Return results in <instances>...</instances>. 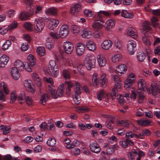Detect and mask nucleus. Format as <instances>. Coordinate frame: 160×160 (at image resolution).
Returning a JSON list of instances; mask_svg holds the SVG:
<instances>
[{
    "label": "nucleus",
    "mask_w": 160,
    "mask_h": 160,
    "mask_svg": "<svg viewBox=\"0 0 160 160\" xmlns=\"http://www.w3.org/2000/svg\"><path fill=\"white\" fill-rule=\"evenodd\" d=\"M96 62L95 58L90 55H87L85 58L84 64L87 69L90 70L94 68Z\"/></svg>",
    "instance_id": "1"
},
{
    "label": "nucleus",
    "mask_w": 160,
    "mask_h": 160,
    "mask_svg": "<svg viewBox=\"0 0 160 160\" xmlns=\"http://www.w3.org/2000/svg\"><path fill=\"white\" fill-rule=\"evenodd\" d=\"M33 25L34 29L37 32H41L45 27L44 22L41 18H36L34 20Z\"/></svg>",
    "instance_id": "2"
},
{
    "label": "nucleus",
    "mask_w": 160,
    "mask_h": 160,
    "mask_svg": "<svg viewBox=\"0 0 160 160\" xmlns=\"http://www.w3.org/2000/svg\"><path fill=\"white\" fill-rule=\"evenodd\" d=\"M127 46L128 54L130 55L134 54L136 50V42L132 40H129L128 42Z\"/></svg>",
    "instance_id": "3"
},
{
    "label": "nucleus",
    "mask_w": 160,
    "mask_h": 160,
    "mask_svg": "<svg viewBox=\"0 0 160 160\" xmlns=\"http://www.w3.org/2000/svg\"><path fill=\"white\" fill-rule=\"evenodd\" d=\"M59 35L62 38H66L68 34L69 27L66 24L62 25L59 30Z\"/></svg>",
    "instance_id": "4"
},
{
    "label": "nucleus",
    "mask_w": 160,
    "mask_h": 160,
    "mask_svg": "<svg viewBox=\"0 0 160 160\" xmlns=\"http://www.w3.org/2000/svg\"><path fill=\"white\" fill-rule=\"evenodd\" d=\"M73 48V45L71 42L68 41L63 42V48L66 53L71 54L72 52Z\"/></svg>",
    "instance_id": "5"
},
{
    "label": "nucleus",
    "mask_w": 160,
    "mask_h": 160,
    "mask_svg": "<svg viewBox=\"0 0 160 160\" xmlns=\"http://www.w3.org/2000/svg\"><path fill=\"white\" fill-rule=\"evenodd\" d=\"M127 69V66L125 64H122L117 66L115 71L118 75L121 76L126 72Z\"/></svg>",
    "instance_id": "6"
},
{
    "label": "nucleus",
    "mask_w": 160,
    "mask_h": 160,
    "mask_svg": "<svg viewBox=\"0 0 160 160\" xmlns=\"http://www.w3.org/2000/svg\"><path fill=\"white\" fill-rule=\"evenodd\" d=\"M75 48L77 55L78 56H81L85 52V47L82 43L79 42L77 44Z\"/></svg>",
    "instance_id": "7"
},
{
    "label": "nucleus",
    "mask_w": 160,
    "mask_h": 160,
    "mask_svg": "<svg viewBox=\"0 0 160 160\" xmlns=\"http://www.w3.org/2000/svg\"><path fill=\"white\" fill-rule=\"evenodd\" d=\"M112 44L113 42L111 40L106 39L101 43V47L103 49L108 50L112 48Z\"/></svg>",
    "instance_id": "8"
},
{
    "label": "nucleus",
    "mask_w": 160,
    "mask_h": 160,
    "mask_svg": "<svg viewBox=\"0 0 160 160\" xmlns=\"http://www.w3.org/2000/svg\"><path fill=\"white\" fill-rule=\"evenodd\" d=\"M127 34L134 39H136L138 37V34L137 30L133 27H129L127 30Z\"/></svg>",
    "instance_id": "9"
},
{
    "label": "nucleus",
    "mask_w": 160,
    "mask_h": 160,
    "mask_svg": "<svg viewBox=\"0 0 160 160\" xmlns=\"http://www.w3.org/2000/svg\"><path fill=\"white\" fill-rule=\"evenodd\" d=\"M32 82L31 80H26L24 82V87L32 94L34 93L35 91L34 88L32 87Z\"/></svg>",
    "instance_id": "10"
},
{
    "label": "nucleus",
    "mask_w": 160,
    "mask_h": 160,
    "mask_svg": "<svg viewBox=\"0 0 160 160\" xmlns=\"http://www.w3.org/2000/svg\"><path fill=\"white\" fill-rule=\"evenodd\" d=\"M28 65L26 62L23 63L20 60H18L15 62L14 65L15 68H17L20 71H22L24 70V67Z\"/></svg>",
    "instance_id": "11"
},
{
    "label": "nucleus",
    "mask_w": 160,
    "mask_h": 160,
    "mask_svg": "<svg viewBox=\"0 0 160 160\" xmlns=\"http://www.w3.org/2000/svg\"><path fill=\"white\" fill-rule=\"evenodd\" d=\"M59 23V22L58 20L56 19H51L48 23V28L50 30H53L56 28Z\"/></svg>",
    "instance_id": "12"
},
{
    "label": "nucleus",
    "mask_w": 160,
    "mask_h": 160,
    "mask_svg": "<svg viewBox=\"0 0 160 160\" xmlns=\"http://www.w3.org/2000/svg\"><path fill=\"white\" fill-rule=\"evenodd\" d=\"M115 20L113 19H110L107 20L105 22V29L109 31L110 29L115 27Z\"/></svg>",
    "instance_id": "13"
},
{
    "label": "nucleus",
    "mask_w": 160,
    "mask_h": 160,
    "mask_svg": "<svg viewBox=\"0 0 160 160\" xmlns=\"http://www.w3.org/2000/svg\"><path fill=\"white\" fill-rule=\"evenodd\" d=\"M97 59L99 66L101 67L105 66L106 64V59L105 56L102 54L98 55Z\"/></svg>",
    "instance_id": "14"
},
{
    "label": "nucleus",
    "mask_w": 160,
    "mask_h": 160,
    "mask_svg": "<svg viewBox=\"0 0 160 160\" xmlns=\"http://www.w3.org/2000/svg\"><path fill=\"white\" fill-rule=\"evenodd\" d=\"M100 82L101 86L103 88L106 87L108 83V80L105 73H102L101 74L100 78Z\"/></svg>",
    "instance_id": "15"
},
{
    "label": "nucleus",
    "mask_w": 160,
    "mask_h": 160,
    "mask_svg": "<svg viewBox=\"0 0 160 160\" xmlns=\"http://www.w3.org/2000/svg\"><path fill=\"white\" fill-rule=\"evenodd\" d=\"M150 26V23L149 22L146 21L143 22L142 25V28L141 30V33L145 35L146 32L150 30L151 29V27Z\"/></svg>",
    "instance_id": "16"
},
{
    "label": "nucleus",
    "mask_w": 160,
    "mask_h": 160,
    "mask_svg": "<svg viewBox=\"0 0 160 160\" xmlns=\"http://www.w3.org/2000/svg\"><path fill=\"white\" fill-rule=\"evenodd\" d=\"M9 57L6 55H3L0 58V67L4 68L9 61Z\"/></svg>",
    "instance_id": "17"
},
{
    "label": "nucleus",
    "mask_w": 160,
    "mask_h": 160,
    "mask_svg": "<svg viewBox=\"0 0 160 160\" xmlns=\"http://www.w3.org/2000/svg\"><path fill=\"white\" fill-rule=\"evenodd\" d=\"M91 151L94 153H98L101 150V148L97 143L92 142L89 145Z\"/></svg>",
    "instance_id": "18"
},
{
    "label": "nucleus",
    "mask_w": 160,
    "mask_h": 160,
    "mask_svg": "<svg viewBox=\"0 0 160 160\" xmlns=\"http://www.w3.org/2000/svg\"><path fill=\"white\" fill-rule=\"evenodd\" d=\"M11 75L15 80H18L20 77L18 69L15 68H12L11 70Z\"/></svg>",
    "instance_id": "19"
},
{
    "label": "nucleus",
    "mask_w": 160,
    "mask_h": 160,
    "mask_svg": "<svg viewBox=\"0 0 160 160\" xmlns=\"http://www.w3.org/2000/svg\"><path fill=\"white\" fill-rule=\"evenodd\" d=\"M82 37L85 38H90L92 36V32L87 28L84 29L82 32Z\"/></svg>",
    "instance_id": "20"
},
{
    "label": "nucleus",
    "mask_w": 160,
    "mask_h": 160,
    "mask_svg": "<svg viewBox=\"0 0 160 160\" xmlns=\"http://www.w3.org/2000/svg\"><path fill=\"white\" fill-rule=\"evenodd\" d=\"M87 48L91 51H94L96 50V46L95 43L92 41L88 40L85 44Z\"/></svg>",
    "instance_id": "21"
},
{
    "label": "nucleus",
    "mask_w": 160,
    "mask_h": 160,
    "mask_svg": "<svg viewBox=\"0 0 160 160\" xmlns=\"http://www.w3.org/2000/svg\"><path fill=\"white\" fill-rule=\"evenodd\" d=\"M137 92L138 94V102L140 103H142L144 100L146 99V97L144 95L143 92L141 91L140 90H138Z\"/></svg>",
    "instance_id": "22"
},
{
    "label": "nucleus",
    "mask_w": 160,
    "mask_h": 160,
    "mask_svg": "<svg viewBox=\"0 0 160 160\" xmlns=\"http://www.w3.org/2000/svg\"><path fill=\"white\" fill-rule=\"evenodd\" d=\"M81 6L78 3L75 4L70 9V13L72 15H74L77 12H78L81 9Z\"/></svg>",
    "instance_id": "23"
},
{
    "label": "nucleus",
    "mask_w": 160,
    "mask_h": 160,
    "mask_svg": "<svg viewBox=\"0 0 160 160\" xmlns=\"http://www.w3.org/2000/svg\"><path fill=\"white\" fill-rule=\"evenodd\" d=\"M121 16L124 18L131 19L133 18V14L130 12H128L125 10H122L121 12Z\"/></svg>",
    "instance_id": "24"
},
{
    "label": "nucleus",
    "mask_w": 160,
    "mask_h": 160,
    "mask_svg": "<svg viewBox=\"0 0 160 160\" xmlns=\"http://www.w3.org/2000/svg\"><path fill=\"white\" fill-rule=\"evenodd\" d=\"M58 10L54 7H51L48 8L45 11V13L47 15H52L55 17L57 16Z\"/></svg>",
    "instance_id": "25"
},
{
    "label": "nucleus",
    "mask_w": 160,
    "mask_h": 160,
    "mask_svg": "<svg viewBox=\"0 0 160 160\" xmlns=\"http://www.w3.org/2000/svg\"><path fill=\"white\" fill-rule=\"evenodd\" d=\"M32 77L36 85L38 87H40L42 82L38 75L35 73H33L32 75Z\"/></svg>",
    "instance_id": "26"
},
{
    "label": "nucleus",
    "mask_w": 160,
    "mask_h": 160,
    "mask_svg": "<svg viewBox=\"0 0 160 160\" xmlns=\"http://www.w3.org/2000/svg\"><path fill=\"white\" fill-rule=\"evenodd\" d=\"M138 90H143L146 87V83L145 80L143 79H140L138 82Z\"/></svg>",
    "instance_id": "27"
},
{
    "label": "nucleus",
    "mask_w": 160,
    "mask_h": 160,
    "mask_svg": "<svg viewBox=\"0 0 160 160\" xmlns=\"http://www.w3.org/2000/svg\"><path fill=\"white\" fill-rule=\"evenodd\" d=\"M122 56L120 54H116L112 56L111 58L112 61L113 62L118 63L122 59Z\"/></svg>",
    "instance_id": "28"
},
{
    "label": "nucleus",
    "mask_w": 160,
    "mask_h": 160,
    "mask_svg": "<svg viewBox=\"0 0 160 160\" xmlns=\"http://www.w3.org/2000/svg\"><path fill=\"white\" fill-rule=\"evenodd\" d=\"M49 90L51 94L52 97L54 99L58 98V93L55 88L53 86H49Z\"/></svg>",
    "instance_id": "29"
},
{
    "label": "nucleus",
    "mask_w": 160,
    "mask_h": 160,
    "mask_svg": "<svg viewBox=\"0 0 160 160\" xmlns=\"http://www.w3.org/2000/svg\"><path fill=\"white\" fill-rule=\"evenodd\" d=\"M138 123L142 126H147L149 125L151 121L148 119H141L137 121Z\"/></svg>",
    "instance_id": "30"
},
{
    "label": "nucleus",
    "mask_w": 160,
    "mask_h": 160,
    "mask_svg": "<svg viewBox=\"0 0 160 160\" xmlns=\"http://www.w3.org/2000/svg\"><path fill=\"white\" fill-rule=\"evenodd\" d=\"M64 84L61 83L59 86L57 91L58 98L62 97L64 94Z\"/></svg>",
    "instance_id": "31"
},
{
    "label": "nucleus",
    "mask_w": 160,
    "mask_h": 160,
    "mask_svg": "<svg viewBox=\"0 0 160 160\" xmlns=\"http://www.w3.org/2000/svg\"><path fill=\"white\" fill-rule=\"evenodd\" d=\"M30 17L28 13L26 12L23 11L21 12L19 15V19L21 20H26Z\"/></svg>",
    "instance_id": "32"
},
{
    "label": "nucleus",
    "mask_w": 160,
    "mask_h": 160,
    "mask_svg": "<svg viewBox=\"0 0 160 160\" xmlns=\"http://www.w3.org/2000/svg\"><path fill=\"white\" fill-rule=\"evenodd\" d=\"M81 87L78 82H75L74 91L75 93L77 95L80 94L81 93Z\"/></svg>",
    "instance_id": "33"
},
{
    "label": "nucleus",
    "mask_w": 160,
    "mask_h": 160,
    "mask_svg": "<svg viewBox=\"0 0 160 160\" xmlns=\"http://www.w3.org/2000/svg\"><path fill=\"white\" fill-rule=\"evenodd\" d=\"M93 36L95 38L100 39L103 36L102 32L99 30H96L93 32Z\"/></svg>",
    "instance_id": "34"
},
{
    "label": "nucleus",
    "mask_w": 160,
    "mask_h": 160,
    "mask_svg": "<svg viewBox=\"0 0 160 160\" xmlns=\"http://www.w3.org/2000/svg\"><path fill=\"white\" fill-rule=\"evenodd\" d=\"M27 59L28 61V62L27 63H28L30 66H33L35 65L36 63L35 58L32 55H29Z\"/></svg>",
    "instance_id": "35"
},
{
    "label": "nucleus",
    "mask_w": 160,
    "mask_h": 160,
    "mask_svg": "<svg viewBox=\"0 0 160 160\" xmlns=\"http://www.w3.org/2000/svg\"><path fill=\"white\" fill-rule=\"evenodd\" d=\"M92 80L93 82V85L94 87L98 86V74L94 73L92 77Z\"/></svg>",
    "instance_id": "36"
},
{
    "label": "nucleus",
    "mask_w": 160,
    "mask_h": 160,
    "mask_svg": "<svg viewBox=\"0 0 160 160\" xmlns=\"http://www.w3.org/2000/svg\"><path fill=\"white\" fill-rule=\"evenodd\" d=\"M114 152V150L113 148L108 147L105 151H103L102 153L104 155H109L112 154Z\"/></svg>",
    "instance_id": "37"
},
{
    "label": "nucleus",
    "mask_w": 160,
    "mask_h": 160,
    "mask_svg": "<svg viewBox=\"0 0 160 160\" xmlns=\"http://www.w3.org/2000/svg\"><path fill=\"white\" fill-rule=\"evenodd\" d=\"M0 87L1 89L4 91L5 94L6 95L9 93V90L8 88L7 85L3 82H2L0 83Z\"/></svg>",
    "instance_id": "38"
},
{
    "label": "nucleus",
    "mask_w": 160,
    "mask_h": 160,
    "mask_svg": "<svg viewBox=\"0 0 160 160\" xmlns=\"http://www.w3.org/2000/svg\"><path fill=\"white\" fill-rule=\"evenodd\" d=\"M92 27L94 29H100L103 28V25L100 22L96 21L92 24Z\"/></svg>",
    "instance_id": "39"
},
{
    "label": "nucleus",
    "mask_w": 160,
    "mask_h": 160,
    "mask_svg": "<svg viewBox=\"0 0 160 160\" xmlns=\"http://www.w3.org/2000/svg\"><path fill=\"white\" fill-rule=\"evenodd\" d=\"M11 44L12 42L10 40H7L2 45V49L5 51L6 49H8L9 47H11Z\"/></svg>",
    "instance_id": "40"
},
{
    "label": "nucleus",
    "mask_w": 160,
    "mask_h": 160,
    "mask_svg": "<svg viewBox=\"0 0 160 160\" xmlns=\"http://www.w3.org/2000/svg\"><path fill=\"white\" fill-rule=\"evenodd\" d=\"M56 143V139L53 138H49L47 142V144L50 146L53 147H54Z\"/></svg>",
    "instance_id": "41"
},
{
    "label": "nucleus",
    "mask_w": 160,
    "mask_h": 160,
    "mask_svg": "<svg viewBox=\"0 0 160 160\" xmlns=\"http://www.w3.org/2000/svg\"><path fill=\"white\" fill-rule=\"evenodd\" d=\"M77 111L79 113L85 112L89 111V108L86 106H81L78 108Z\"/></svg>",
    "instance_id": "42"
},
{
    "label": "nucleus",
    "mask_w": 160,
    "mask_h": 160,
    "mask_svg": "<svg viewBox=\"0 0 160 160\" xmlns=\"http://www.w3.org/2000/svg\"><path fill=\"white\" fill-rule=\"evenodd\" d=\"M37 52L38 54L40 56H43L45 54V49L43 47H39L37 49Z\"/></svg>",
    "instance_id": "43"
},
{
    "label": "nucleus",
    "mask_w": 160,
    "mask_h": 160,
    "mask_svg": "<svg viewBox=\"0 0 160 160\" xmlns=\"http://www.w3.org/2000/svg\"><path fill=\"white\" fill-rule=\"evenodd\" d=\"M130 123L129 121L127 120H118V124L120 126L127 127Z\"/></svg>",
    "instance_id": "44"
},
{
    "label": "nucleus",
    "mask_w": 160,
    "mask_h": 160,
    "mask_svg": "<svg viewBox=\"0 0 160 160\" xmlns=\"http://www.w3.org/2000/svg\"><path fill=\"white\" fill-rule=\"evenodd\" d=\"M48 99V97L47 94H42L40 101V103L43 105H45Z\"/></svg>",
    "instance_id": "45"
},
{
    "label": "nucleus",
    "mask_w": 160,
    "mask_h": 160,
    "mask_svg": "<svg viewBox=\"0 0 160 160\" xmlns=\"http://www.w3.org/2000/svg\"><path fill=\"white\" fill-rule=\"evenodd\" d=\"M18 26V22L16 21H14L10 23L8 26L7 28L8 30L11 31L17 28Z\"/></svg>",
    "instance_id": "46"
},
{
    "label": "nucleus",
    "mask_w": 160,
    "mask_h": 160,
    "mask_svg": "<svg viewBox=\"0 0 160 160\" xmlns=\"http://www.w3.org/2000/svg\"><path fill=\"white\" fill-rule=\"evenodd\" d=\"M66 63L69 67L72 66L73 68H76V66L73 63V61L70 59L68 58H66L65 59Z\"/></svg>",
    "instance_id": "47"
},
{
    "label": "nucleus",
    "mask_w": 160,
    "mask_h": 160,
    "mask_svg": "<svg viewBox=\"0 0 160 160\" xmlns=\"http://www.w3.org/2000/svg\"><path fill=\"white\" fill-rule=\"evenodd\" d=\"M151 87V93L153 96H155L158 92V88L154 85H152Z\"/></svg>",
    "instance_id": "48"
},
{
    "label": "nucleus",
    "mask_w": 160,
    "mask_h": 160,
    "mask_svg": "<svg viewBox=\"0 0 160 160\" xmlns=\"http://www.w3.org/2000/svg\"><path fill=\"white\" fill-rule=\"evenodd\" d=\"M146 55L144 53H139L137 56V58L138 60L140 62H143L145 59Z\"/></svg>",
    "instance_id": "49"
},
{
    "label": "nucleus",
    "mask_w": 160,
    "mask_h": 160,
    "mask_svg": "<svg viewBox=\"0 0 160 160\" xmlns=\"http://www.w3.org/2000/svg\"><path fill=\"white\" fill-rule=\"evenodd\" d=\"M56 62L54 60H52L50 61L49 63V70H54L56 68Z\"/></svg>",
    "instance_id": "50"
},
{
    "label": "nucleus",
    "mask_w": 160,
    "mask_h": 160,
    "mask_svg": "<svg viewBox=\"0 0 160 160\" xmlns=\"http://www.w3.org/2000/svg\"><path fill=\"white\" fill-rule=\"evenodd\" d=\"M114 45L115 47L119 49H120L122 48V46L120 41L116 39L114 41Z\"/></svg>",
    "instance_id": "51"
},
{
    "label": "nucleus",
    "mask_w": 160,
    "mask_h": 160,
    "mask_svg": "<svg viewBox=\"0 0 160 160\" xmlns=\"http://www.w3.org/2000/svg\"><path fill=\"white\" fill-rule=\"evenodd\" d=\"M25 101L27 104L30 107L32 106L33 103V100L31 98L28 96H26Z\"/></svg>",
    "instance_id": "52"
},
{
    "label": "nucleus",
    "mask_w": 160,
    "mask_h": 160,
    "mask_svg": "<svg viewBox=\"0 0 160 160\" xmlns=\"http://www.w3.org/2000/svg\"><path fill=\"white\" fill-rule=\"evenodd\" d=\"M71 29L73 32L76 35L80 31L79 28L78 26L75 25L72 26Z\"/></svg>",
    "instance_id": "53"
},
{
    "label": "nucleus",
    "mask_w": 160,
    "mask_h": 160,
    "mask_svg": "<svg viewBox=\"0 0 160 160\" xmlns=\"http://www.w3.org/2000/svg\"><path fill=\"white\" fill-rule=\"evenodd\" d=\"M24 27L27 30L29 31H32V26L30 22H26L24 24Z\"/></svg>",
    "instance_id": "54"
},
{
    "label": "nucleus",
    "mask_w": 160,
    "mask_h": 160,
    "mask_svg": "<svg viewBox=\"0 0 160 160\" xmlns=\"http://www.w3.org/2000/svg\"><path fill=\"white\" fill-rule=\"evenodd\" d=\"M151 20L154 27H156L158 25L159 23L158 22V20L157 17H152L151 18Z\"/></svg>",
    "instance_id": "55"
},
{
    "label": "nucleus",
    "mask_w": 160,
    "mask_h": 160,
    "mask_svg": "<svg viewBox=\"0 0 160 160\" xmlns=\"http://www.w3.org/2000/svg\"><path fill=\"white\" fill-rule=\"evenodd\" d=\"M11 100L10 102L11 103L13 102L17 98V95L16 93V91H12L11 94Z\"/></svg>",
    "instance_id": "56"
},
{
    "label": "nucleus",
    "mask_w": 160,
    "mask_h": 160,
    "mask_svg": "<svg viewBox=\"0 0 160 160\" xmlns=\"http://www.w3.org/2000/svg\"><path fill=\"white\" fill-rule=\"evenodd\" d=\"M49 71L52 76L54 78L56 77L59 73V71L57 68V66H56V68L54 70H50Z\"/></svg>",
    "instance_id": "57"
},
{
    "label": "nucleus",
    "mask_w": 160,
    "mask_h": 160,
    "mask_svg": "<svg viewBox=\"0 0 160 160\" xmlns=\"http://www.w3.org/2000/svg\"><path fill=\"white\" fill-rule=\"evenodd\" d=\"M117 92L118 90L117 89L115 88H112L110 94L111 96L112 100L114 99L115 98Z\"/></svg>",
    "instance_id": "58"
},
{
    "label": "nucleus",
    "mask_w": 160,
    "mask_h": 160,
    "mask_svg": "<svg viewBox=\"0 0 160 160\" xmlns=\"http://www.w3.org/2000/svg\"><path fill=\"white\" fill-rule=\"evenodd\" d=\"M142 39L144 43L147 46H149L151 45V43L149 40L148 39L147 37L145 36L142 38Z\"/></svg>",
    "instance_id": "59"
},
{
    "label": "nucleus",
    "mask_w": 160,
    "mask_h": 160,
    "mask_svg": "<svg viewBox=\"0 0 160 160\" xmlns=\"http://www.w3.org/2000/svg\"><path fill=\"white\" fill-rule=\"evenodd\" d=\"M71 154L73 155L77 156L80 154V150L78 148H75L71 150Z\"/></svg>",
    "instance_id": "60"
},
{
    "label": "nucleus",
    "mask_w": 160,
    "mask_h": 160,
    "mask_svg": "<svg viewBox=\"0 0 160 160\" xmlns=\"http://www.w3.org/2000/svg\"><path fill=\"white\" fill-rule=\"evenodd\" d=\"M144 112L142 109L138 108L137 110L136 115L138 117H141L144 115Z\"/></svg>",
    "instance_id": "61"
},
{
    "label": "nucleus",
    "mask_w": 160,
    "mask_h": 160,
    "mask_svg": "<svg viewBox=\"0 0 160 160\" xmlns=\"http://www.w3.org/2000/svg\"><path fill=\"white\" fill-rule=\"evenodd\" d=\"M84 14L86 17H90L93 15V13L90 10L85 9L84 10Z\"/></svg>",
    "instance_id": "62"
},
{
    "label": "nucleus",
    "mask_w": 160,
    "mask_h": 160,
    "mask_svg": "<svg viewBox=\"0 0 160 160\" xmlns=\"http://www.w3.org/2000/svg\"><path fill=\"white\" fill-rule=\"evenodd\" d=\"M104 94V92L103 90H101L99 91L97 96V99L99 100H101L102 99Z\"/></svg>",
    "instance_id": "63"
},
{
    "label": "nucleus",
    "mask_w": 160,
    "mask_h": 160,
    "mask_svg": "<svg viewBox=\"0 0 160 160\" xmlns=\"http://www.w3.org/2000/svg\"><path fill=\"white\" fill-rule=\"evenodd\" d=\"M125 136L128 139L131 138L135 137V133H133L131 132H129L126 133Z\"/></svg>",
    "instance_id": "64"
}]
</instances>
